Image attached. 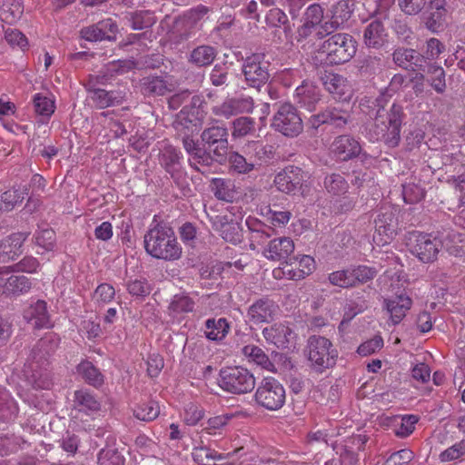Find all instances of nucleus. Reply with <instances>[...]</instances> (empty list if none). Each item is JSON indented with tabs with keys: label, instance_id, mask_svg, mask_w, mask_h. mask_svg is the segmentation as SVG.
<instances>
[{
	"label": "nucleus",
	"instance_id": "obj_25",
	"mask_svg": "<svg viewBox=\"0 0 465 465\" xmlns=\"http://www.w3.org/2000/svg\"><path fill=\"white\" fill-rule=\"evenodd\" d=\"M294 251V243L289 237H280L271 240L262 251L263 256L273 262H286Z\"/></svg>",
	"mask_w": 465,
	"mask_h": 465
},
{
	"label": "nucleus",
	"instance_id": "obj_4",
	"mask_svg": "<svg viewBox=\"0 0 465 465\" xmlns=\"http://www.w3.org/2000/svg\"><path fill=\"white\" fill-rule=\"evenodd\" d=\"M58 341L56 334L48 332L35 344L33 350L34 360L39 365L40 371L33 370L31 387L43 390H48L51 387L52 381L47 370L48 359L57 349Z\"/></svg>",
	"mask_w": 465,
	"mask_h": 465
},
{
	"label": "nucleus",
	"instance_id": "obj_21",
	"mask_svg": "<svg viewBox=\"0 0 465 465\" xmlns=\"http://www.w3.org/2000/svg\"><path fill=\"white\" fill-rule=\"evenodd\" d=\"M352 8L348 0H339L330 7L331 19L324 22L320 36H327L343 25L352 15Z\"/></svg>",
	"mask_w": 465,
	"mask_h": 465
},
{
	"label": "nucleus",
	"instance_id": "obj_19",
	"mask_svg": "<svg viewBox=\"0 0 465 465\" xmlns=\"http://www.w3.org/2000/svg\"><path fill=\"white\" fill-rule=\"evenodd\" d=\"M303 183V172L300 167L289 165L279 172L273 180L277 190L286 194L298 193Z\"/></svg>",
	"mask_w": 465,
	"mask_h": 465
},
{
	"label": "nucleus",
	"instance_id": "obj_38",
	"mask_svg": "<svg viewBox=\"0 0 465 465\" xmlns=\"http://www.w3.org/2000/svg\"><path fill=\"white\" fill-rule=\"evenodd\" d=\"M384 67L385 62L381 54H370L360 61L359 72L361 76L370 78L380 74Z\"/></svg>",
	"mask_w": 465,
	"mask_h": 465
},
{
	"label": "nucleus",
	"instance_id": "obj_3",
	"mask_svg": "<svg viewBox=\"0 0 465 465\" xmlns=\"http://www.w3.org/2000/svg\"><path fill=\"white\" fill-rule=\"evenodd\" d=\"M144 249L153 258L164 261H175L182 256V247L179 244L173 230L163 224L150 228L143 237Z\"/></svg>",
	"mask_w": 465,
	"mask_h": 465
},
{
	"label": "nucleus",
	"instance_id": "obj_7",
	"mask_svg": "<svg viewBox=\"0 0 465 465\" xmlns=\"http://www.w3.org/2000/svg\"><path fill=\"white\" fill-rule=\"evenodd\" d=\"M349 104L335 102L329 104L320 113L312 114L306 123L307 132L315 134L321 125L326 124L338 129H343L351 121Z\"/></svg>",
	"mask_w": 465,
	"mask_h": 465
},
{
	"label": "nucleus",
	"instance_id": "obj_60",
	"mask_svg": "<svg viewBox=\"0 0 465 465\" xmlns=\"http://www.w3.org/2000/svg\"><path fill=\"white\" fill-rule=\"evenodd\" d=\"M24 197L15 189L4 192L0 196V212L12 211L17 203H22Z\"/></svg>",
	"mask_w": 465,
	"mask_h": 465
},
{
	"label": "nucleus",
	"instance_id": "obj_31",
	"mask_svg": "<svg viewBox=\"0 0 465 465\" xmlns=\"http://www.w3.org/2000/svg\"><path fill=\"white\" fill-rule=\"evenodd\" d=\"M395 213L390 206L381 207L374 220L375 230L379 235L391 239L395 233Z\"/></svg>",
	"mask_w": 465,
	"mask_h": 465
},
{
	"label": "nucleus",
	"instance_id": "obj_43",
	"mask_svg": "<svg viewBox=\"0 0 465 465\" xmlns=\"http://www.w3.org/2000/svg\"><path fill=\"white\" fill-rule=\"evenodd\" d=\"M17 406L8 391L0 387V421L8 422L17 414Z\"/></svg>",
	"mask_w": 465,
	"mask_h": 465
},
{
	"label": "nucleus",
	"instance_id": "obj_5",
	"mask_svg": "<svg viewBox=\"0 0 465 465\" xmlns=\"http://www.w3.org/2000/svg\"><path fill=\"white\" fill-rule=\"evenodd\" d=\"M324 8L321 4H311L302 15V25L297 29V42L301 48L308 52L314 45L315 40H322L319 33L324 27Z\"/></svg>",
	"mask_w": 465,
	"mask_h": 465
},
{
	"label": "nucleus",
	"instance_id": "obj_55",
	"mask_svg": "<svg viewBox=\"0 0 465 465\" xmlns=\"http://www.w3.org/2000/svg\"><path fill=\"white\" fill-rule=\"evenodd\" d=\"M74 402L81 411H97L100 410V403L95 397L86 391H76L74 392Z\"/></svg>",
	"mask_w": 465,
	"mask_h": 465
},
{
	"label": "nucleus",
	"instance_id": "obj_33",
	"mask_svg": "<svg viewBox=\"0 0 465 465\" xmlns=\"http://www.w3.org/2000/svg\"><path fill=\"white\" fill-rule=\"evenodd\" d=\"M246 224L250 230V248L255 250L258 245L265 243L272 236L273 229L254 219H247Z\"/></svg>",
	"mask_w": 465,
	"mask_h": 465
},
{
	"label": "nucleus",
	"instance_id": "obj_29",
	"mask_svg": "<svg viewBox=\"0 0 465 465\" xmlns=\"http://www.w3.org/2000/svg\"><path fill=\"white\" fill-rule=\"evenodd\" d=\"M278 310V305L264 298L254 302L248 311L250 320L253 323H262L272 321Z\"/></svg>",
	"mask_w": 465,
	"mask_h": 465
},
{
	"label": "nucleus",
	"instance_id": "obj_59",
	"mask_svg": "<svg viewBox=\"0 0 465 465\" xmlns=\"http://www.w3.org/2000/svg\"><path fill=\"white\" fill-rule=\"evenodd\" d=\"M98 465H124V459L116 448L107 445L98 453Z\"/></svg>",
	"mask_w": 465,
	"mask_h": 465
},
{
	"label": "nucleus",
	"instance_id": "obj_37",
	"mask_svg": "<svg viewBox=\"0 0 465 465\" xmlns=\"http://www.w3.org/2000/svg\"><path fill=\"white\" fill-rule=\"evenodd\" d=\"M24 13L21 0H0V20L6 24L18 21Z\"/></svg>",
	"mask_w": 465,
	"mask_h": 465
},
{
	"label": "nucleus",
	"instance_id": "obj_24",
	"mask_svg": "<svg viewBox=\"0 0 465 465\" xmlns=\"http://www.w3.org/2000/svg\"><path fill=\"white\" fill-rule=\"evenodd\" d=\"M411 305L412 300L405 293H395L391 297L383 299L382 308L390 315L391 323L397 325L404 319Z\"/></svg>",
	"mask_w": 465,
	"mask_h": 465
},
{
	"label": "nucleus",
	"instance_id": "obj_41",
	"mask_svg": "<svg viewBox=\"0 0 465 465\" xmlns=\"http://www.w3.org/2000/svg\"><path fill=\"white\" fill-rule=\"evenodd\" d=\"M213 153L206 147H199L197 151H194L189 155V164L195 171L204 173L203 167H210L216 161V157L212 154Z\"/></svg>",
	"mask_w": 465,
	"mask_h": 465
},
{
	"label": "nucleus",
	"instance_id": "obj_51",
	"mask_svg": "<svg viewBox=\"0 0 465 465\" xmlns=\"http://www.w3.org/2000/svg\"><path fill=\"white\" fill-rule=\"evenodd\" d=\"M243 354L252 361L267 371H272L274 365L265 352L258 346L246 345L242 348Z\"/></svg>",
	"mask_w": 465,
	"mask_h": 465
},
{
	"label": "nucleus",
	"instance_id": "obj_42",
	"mask_svg": "<svg viewBox=\"0 0 465 465\" xmlns=\"http://www.w3.org/2000/svg\"><path fill=\"white\" fill-rule=\"evenodd\" d=\"M77 372L85 382L99 387L104 383V376L100 371L89 361H81L76 367Z\"/></svg>",
	"mask_w": 465,
	"mask_h": 465
},
{
	"label": "nucleus",
	"instance_id": "obj_35",
	"mask_svg": "<svg viewBox=\"0 0 465 465\" xmlns=\"http://www.w3.org/2000/svg\"><path fill=\"white\" fill-rule=\"evenodd\" d=\"M324 88L334 96L342 98L349 91L348 81L339 74L328 73L322 77Z\"/></svg>",
	"mask_w": 465,
	"mask_h": 465
},
{
	"label": "nucleus",
	"instance_id": "obj_54",
	"mask_svg": "<svg viewBox=\"0 0 465 465\" xmlns=\"http://www.w3.org/2000/svg\"><path fill=\"white\" fill-rule=\"evenodd\" d=\"M194 307V302L183 292L175 294L169 306V313L177 315L180 313H186L193 312Z\"/></svg>",
	"mask_w": 465,
	"mask_h": 465
},
{
	"label": "nucleus",
	"instance_id": "obj_20",
	"mask_svg": "<svg viewBox=\"0 0 465 465\" xmlns=\"http://www.w3.org/2000/svg\"><path fill=\"white\" fill-rule=\"evenodd\" d=\"M391 57L397 66L409 72L423 71L425 68L424 55L413 48L397 46Z\"/></svg>",
	"mask_w": 465,
	"mask_h": 465
},
{
	"label": "nucleus",
	"instance_id": "obj_57",
	"mask_svg": "<svg viewBox=\"0 0 465 465\" xmlns=\"http://www.w3.org/2000/svg\"><path fill=\"white\" fill-rule=\"evenodd\" d=\"M159 413V405L154 401L143 402L134 410V417L143 421H152L158 417Z\"/></svg>",
	"mask_w": 465,
	"mask_h": 465
},
{
	"label": "nucleus",
	"instance_id": "obj_30",
	"mask_svg": "<svg viewBox=\"0 0 465 465\" xmlns=\"http://www.w3.org/2000/svg\"><path fill=\"white\" fill-rule=\"evenodd\" d=\"M33 104L35 113L45 119H49L55 110L54 96L46 87L33 95Z\"/></svg>",
	"mask_w": 465,
	"mask_h": 465
},
{
	"label": "nucleus",
	"instance_id": "obj_1",
	"mask_svg": "<svg viewBox=\"0 0 465 465\" xmlns=\"http://www.w3.org/2000/svg\"><path fill=\"white\" fill-rule=\"evenodd\" d=\"M356 41L349 34L337 33L321 43L309 55L314 67L341 64L349 62L356 54Z\"/></svg>",
	"mask_w": 465,
	"mask_h": 465
},
{
	"label": "nucleus",
	"instance_id": "obj_45",
	"mask_svg": "<svg viewBox=\"0 0 465 465\" xmlns=\"http://www.w3.org/2000/svg\"><path fill=\"white\" fill-rule=\"evenodd\" d=\"M205 336L212 341L223 340L229 331L230 326L225 318L208 319L205 322Z\"/></svg>",
	"mask_w": 465,
	"mask_h": 465
},
{
	"label": "nucleus",
	"instance_id": "obj_39",
	"mask_svg": "<svg viewBox=\"0 0 465 465\" xmlns=\"http://www.w3.org/2000/svg\"><path fill=\"white\" fill-rule=\"evenodd\" d=\"M133 30H143L152 27L156 23L153 14L148 10H140L128 13L125 15Z\"/></svg>",
	"mask_w": 465,
	"mask_h": 465
},
{
	"label": "nucleus",
	"instance_id": "obj_40",
	"mask_svg": "<svg viewBox=\"0 0 465 465\" xmlns=\"http://www.w3.org/2000/svg\"><path fill=\"white\" fill-rule=\"evenodd\" d=\"M213 153L206 147H199L197 151H194L189 155V164L195 171L204 173L203 167H210L216 161V157L212 154Z\"/></svg>",
	"mask_w": 465,
	"mask_h": 465
},
{
	"label": "nucleus",
	"instance_id": "obj_17",
	"mask_svg": "<svg viewBox=\"0 0 465 465\" xmlns=\"http://www.w3.org/2000/svg\"><path fill=\"white\" fill-rule=\"evenodd\" d=\"M183 154L172 144L164 143L158 154V162L162 168L170 174L174 183H179L183 177L182 166Z\"/></svg>",
	"mask_w": 465,
	"mask_h": 465
},
{
	"label": "nucleus",
	"instance_id": "obj_48",
	"mask_svg": "<svg viewBox=\"0 0 465 465\" xmlns=\"http://www.w3.org/2000/svg\"><path fill=\"white\" fill-rule=\"evenodd\" d=\"M33 320L35 329H49L53 326L50 315L47 312L46 302L45 301L38 300L35 304L33 311L31 312V321Z\"/></svg>",
	"mask_w": 465,
	"mask_h": 465
},
{
	"label": "nucleus",
	"instance_id": "obj_18",
	"mask_svg": "<svg viewBox=\"0 0 465 465\" xmlns=\"http://www.w3.org/2000/svg\"><path fill=\"white\" fill-rule=\"evenodd\" d=\"M174 90L172 77L151 74L140 80V91L146 97L163 96Z\"/></svg>",
	"mask_w": 465,
	"mask_h": 465
},
{
	"label": "nucleus",
	"instance_id": "obj_47",
	"mask_svg": "<svg viewBox=\"0 0 465 465\" xmlns=\"http://www.w3.org/2000/svg\"><path fill=\"white\" fill-rule=\"evenodd\" d=\"M216 50L211 45H200L194 48L190 54V62L197 66L210 65L215 59Z\"/></svg>",
	"mask_w": 465,
	"mask_h": 465
},
{
	"label": "nucleus",
	"instance_id": "obj_8",
	"mask_svg": "<svg viewBox=\"0 0 465 465\" xmlns=\"http://www.w3.org/2000/svg\"><path fill=\"white\" fill-rule=\"evenodd\" d=\"M271 126L274 131L288 138L299 136L304 128L298 109L291 103H282L277 105Z\"/></svg>",
	"mask_w": 465,
	"mask_h": 465
},
{
	"label": "nucleus",
	"instance_id": "obj_63",
	"mask_svg": "<svg viewBox=\"0 0 465 465\" xmlns=\"http://www.w3.org/2000/svg\"><path fill=\"white\" fill-rule=\"evenodd\" d=\"M35 239L37 246L50 251L54 245L55 233L51 228H45L35 232Z\"/></svg>",
	"mask_w": 465,
	"mask_h": 465
},
{
	"label": "nucleus",
	"instance_id": "obj_10",
	"mask_svg": "<svg viewBox=\"0 0 465 465\" xmlns=\"http://www.w3.org/2000/svg\"><path fill=\"white\" fill-rule=\"evenodd\" d=\"M254 400L260 407L267 411H278L285 403V389L275 378H263L257 386Z\"/></svg>",
	"mask_w": 465,
	"mask_h": 465
},
{
	"label": "nucleus",
	"instance_id": "obj_13",
	"mask_svg": "<svg viewBox=\"0 0 465 465\" xmlns=\"http://www.w3.org/2000/svg\"><path fill=\"white\" fill-rule=\"evenodd\" d=\"M242 217L235 216L230 211L229 213L218 214L212 218L213 227L228 242L237 244L242 238V229L240 223Z\"/></svg>",
	"mask_w": 465,
	"mask_h": 465
},
{
	"label": "nucleus",
	"instance_id": "obj_15",
	"mask_svg": "<svg viewBox=\"0 0 465 465\" xmlns=\"http://www.w3.org/2000/svg\"><path fill=\"white\" fill-rule=\"evenodd\" d=\"M410 246L411 253L421 262H431L439 252L440 242L429 234L413 232L410 236Z\"/></svg>",
	"mask_w": 465,
	"mask_h": 465
},
{
	"label": "nucleus",
	"instance_id": "obj_36",
	"mask_svg": "<svg viewBox=\"0 0 465 465\" xmlns=\"http://www.w3.org/2000/svg\"><path fill=\"white\" fill-rule=\"evenodd\" d=\"M230 170L238 174H250L252 171L257 170L258 163L249 156V159L237 152H231L228 154Z\"/></svg>",
	"mask_w": 465,
	"mask_h": 465
},
{
	"label": "nucleus",
	"instance_id": "obj_52",
	"mask_svg": "<svg viewBox=\"0 0 465 465\" xmlns=\"http://www.w3.org/2000/svg\"><path fill=\"white\" fill-rule=\"evenodd\" d=\"M445 0H432L430 3V13L427 19V27L431 31H436L445 16Z\"/></svg>",
	"mask_w": 465,
	"mask_h": 465
},
{
	"label": "nucleus",
	"instance_id": "obj_23",
	"mask_svg": "<svg viewBox=\"0 0 465 465\" xmlns=\"http://www.w3.org/2000/svg\"><path fill=\"white\" fill-rule=\"evenodd\" d=\"M331 151L337 159L347 162L360 155L361 146L354 137L341 134L333 140L331 144Z\"/></svg>",
	"mask_w": 465,
	"mask_h": 465
},
{
	"label": "nucleus",
	"instance_id": "obj_64",
	"mask_svg": "<svg viewBox=\"0 0 465 465\" xmlns=\"http://www.w3.org/2000/svg\"><path fill=\"white\" fill-rule=\"evenodd\" d=\"M402 196L406 203H414L424 197V191L415 183H406L402 186Z\"/></svg>",
	"mask_w": 465,
	"mask_h": 465
},
{
	"label": "nucleus",
	"instance_id": "obj_50",
	"mask_svg": "<svg viewBox=\"0 0 465 465\" xmlns=\"http://www.w3.org/2000/svg\"><path fill=\"white\" fill-rule=\"evenodd\" d=\"M248 148L251 153L250 157H252V160L258 163L257 170L262 166L263 163H267L268 161L273 158V146L270 144H262L259 142H252Z\"/></svg>",
	"mask_w": 465,
	"mask_h": 465
},
{
	"label": "nucleus",
	"instance_id": "obj_6",
	"mask_svg": "<svg viewBox=\"0 0 465 465\" xmlns=\"http://www.w3.org/2000/svg\"><path fill=\"white\" fill-rule=\"evenodd\" d=\"M305 352L312 367L319 372L332 368L338 358V351L333 348L331 341L320 335L309 337Z\"/></svg>",
	"mask_w": 465,
	"mask_h": 465
},
{
	"label": "nucleus",
	"instance_id": "obj_62",
	"mask_svg": "<svg viewBox=\"0 0 465 465\" xmlns=\"http://www.w3.org/2000/svg\"><path fill=\"white\" fill-rule=\"evenodd\" d=\"M329 282L331 284L340 288H352V279L350 268L340 270L329 274Z\"/></svg>",
	"mask_w": 465,
	"mask_h": 465
},
{
	"label": "nucleus",
	"instance_id": "obj_12",
	"mask_svg": "<svg viewBox=\"0 0 465 465\" xmlns=\"http://www.w3.org/2000/svg\"><path fill=\"white\" fill-rule=\"evenodd\" d=\"M228 130L223 125L205 128L201 134L203 145L216 157V162L223 163L228 154Z\"/></svg>",
	"mask_w": 465,
	"mask_h": 465
},
{
	"label": "nucleus",
	"instance_id": "obj_2",
	"mask_svg": "<svg viewBox=\"0 0 465 465\" xmlns=\"http://www.w3.org/2000/svg\"><path fill=\"white\" fill-rule=\"evenodd\" d=\"M374 116V124L370 129L371 138L383 142L389 148H395L401 141V128L403 118V109L400 104H393L389 111L379 104Z\"/></svg>",
	"mask_w": 465,
	"mask_h": 465
},
{
	"label": "nucleus",
	"instance_id": "obj_56",
	"mask_svg": "<svg viewBox=\"0 0 465 465\" xmlns=\"http://www.w3.org/2000/svg\"><path fill=\"white\" fill-rule=\"evenodd\" d=\"M324 187L332 195H342L347 193L349 185L340 173H331L324 179Z\"/></svg>",
	"mask_w": 465,
	"mask_h": 465
},
{
	"label": "nucleus",
	"instance_id": "obj_16",
	"mask_svg": "<svg viewBox=\"0 0 465 465\" xmlns=\"http://www.w3.org/2000/svg\"><path fill=\"white\" fill-rule=\"evenodd\" d=\"M213 13L212 6L199 4L187 10L183 15V32L181 35L183 40H187L196 32L202 30L203 24L210 18Z\"/></svg>",
	"mask_w": 465,
	"mask_h": 465
},
{
	"label": "nucleus",
	"instance_id": "obj_53",
	"mask_svg": "<svg viewBox=\"0 0 465 465\" xmlns=\"http://www.w3.org/2000/svg\"><path fill=\"white\" fill-rule=\"evenodd\" d=\"M27 278L24 275H9L7 271L0 269V289L3 291H24Z\"/></svg>",
	"mask_w": 465,
	"mask_h": 465
},
{
	"label": "nucleus",
	"instance_id": "obj_9",
	"mask_svg": "<svg viewBox=\"0 0 465 465\" xmlns=\"http://www.w3.org/2000/svg\"><path fill=\"white\" fill-rule=\"evenodd\" d=\"M219 386L232 394H244L255 387L253 374L242 366L223 368L219 373Z\"/></svg>",
	"mask_w": 465,
	"mask_h": 465
},
{
	"label": "nucleus",
	"instance_id": "obj_46",
	"mask_svg": "<svg viewBox=\"0 0 465 465\" xmlns=\"http://www.w3.org/2000/svg\"><path fill=\"white\" fill-rule=\"evenodd\" d=\"M210 188L214 196L219 200L232 202L234 197L233 184L230 180L213 178L211 181Z\"/></svg>",
	"mask_w": 465,
	"mask_h": 465
},
{
	"label": "nucleus",
	"instance_id": "obj_58",
	"mask_svg": "<svg viewBox=\"0 0 465 465\" xmlns=\"http://www.w3.org/2000/svg\"><path fill=\"white\" fill-rule=\"evenodd\" d=\"M232 135L234 138L244 137L255 131V121L247 116L236 118L232 123Z\"/></svg>",
	"mask_w": 465,
	"mask_h": 465
},
{
	"label": "nucleus",
	"instance_id": "obj_61",
	"mask_svg": "<svg viewBox=\"0 0 465 465\" xmlns=\"http://www.w3.org/2000/svg\"><path fill=\"white\" fill-rule=\"evenodd\" d=\"M31 186L34 187L31 193V204L34 203V208L36 210L42 204L41 197L45 192V179L38 173L34 174L31 177Z\"/></svg>",
	"mask_w": 465,
	"mask_h": 465
},
{
	"label": "nucleus",
	"instance_id": "obj_26",
	"mask_svg": "<svg viewBox=\"0 0 465 465\" xmlns=\"http://www.w3.org/2000/svg\"><path fill=\"white\" fill-rule=\"evenodd\" d=\"M26 240L25 233H12L0 241V262H8L17 259L23 252Z\"/></svg>",
	"mask_w": 465,
	"mask_h": 465
},
{
	"label": "nucleus",
	"instance_id": "obj_27",
	"mask_svg": "<svg viewBox=\"0 0 465 465\" xmlns=\"http://www.w3.org/2000/svg\"><path fill=\"white\" fill-rule=\"evenodd\" d=\"M294 100L301 108L312 112L322 100L321 90L312 83L303 82L296 88Z\"/></svg>",
	"mask_w": 465,
	"mask_h": 465
},
{
	"label": "nucleus",
	"instance_id": "obj_44",
	"mask_svg": "<svg viewBox=\"0 0 465 465\" xmlns=\"http://www.w3.org/2000/svg\"><path fill=\"white\" fill-rule=\"evenodd\" d=\"M192 456L193 460L199 465H216V462L225 459L215 450L207 446H198L193 448Z\"/></svg>",
	"mask_w": 465,
	"mask_h": 465
},
{
	"label": "nucleus",
	"instance_id": "obj_32",
	"mask_svg": "<svg viewBox=\"0 0 465 465\" xmlns=\"http://www.w3.org/2000/svg\"><path fill=\"white\" fill-rule=\"evenodd\" d=\"M262 334L268 342L273 343L277 348H287L292 331L282 323H274L270 327L264 328Z\"/></svg>",
	"mask_w": 465,
	"mask_h": 465
},
{
	"label": "nucleus",
	"instance_id": "obj_49",
	"mask_svg": "<svg viewBox=\"0 0 465 465\" xmlns=\"http://www.w3.org/2000/svg\"><path fill=\"white\" fill-rule=\"evenodd\" d=\"M352 279V288H357L374 279L378 273L375 267L358 265L350 268Z\"/></svg>",
	"mask_w": 465,
	"mask_h": 465
},
{
	"label": "nucleus",
	"instance_id": "obj_28",
	"mask_svg": "<svg viewBox=\"0 0 465 465\" xmlns=\"http://www.w3.org/2000/svg\"><path fill=\"white\" fill-rule=\"evenodd\" d=\"M388 34L381 21L373 20L363 30V43L368 48L380 49L387 43Z\"/></svg>",
	"mask_w": 465,
	"mask_h": 465
},
{
	"label": "nucleus",
	"instance_id": "obj_11",
	"mask_svg": "<svg viewBox=\"0 0 465 465\" xmlns=\"http://www.w3.org/2000/svg\"><path fill=\"white\" fill-rule=\"evenodd\" d=\"M269 66L270 62L265 59L264 54L257 53L247 56L242 68L245 83L259 90L270 78Z\"/></svg>",
	"mask_w": 465,
	"mask_h": 465
},
{
	"label": "nucleus",
	"instance_id": "obj_34",
	"mask_svg": "<svg viewBox=\"0 0 465 465\" xmlns=\"http://www.w3.org/2000/svg\"><path fill=\"white\" fill-rule=\"evenodd\" d=\"M90 98L97 108L104 109L121 104L124 101V94L117 90L106 91L100 88L94 91Z\"/></svg>",
	"mask_w": 465,
	"mask_h": 465
},
{
	"label": "nucleus",
	"instance_id": "obj_14",
	"mask_svg": "<svg viewBox=\"0 0 465 465\" xmlns=\"http://www.w3.org/2000/svg\"><path fill=\"white\" fill-rule=\"evenodd\" d=\"M254 108V101L251 96L226 98L223 102L211 108L212 114L219 119L228 120L241 114L252 113Z\"/></svg>",
	"mask_w": 465,
	"mask_h": 465
},
{
	"label": "nucleus",
	"instance_id": "obj_22",
	"mask_svg": "<svg viewBox=\"0 0 465 465\" xmlns=\"http://www.w3.org/2000/svg\"><path fill=\"white\" fill-rule=\"evenodd\" d=\"M118 30L116 23L111 19H104L96 24L82 28L80 35L89 42L103 40L114 41Z\"/></svg>",
	"mask_w": 465,
	"mask_h": 465
}]
</instances>
